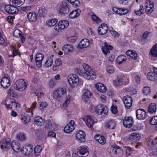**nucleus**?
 I'll list each match as a JSON object with an SVG mask.
<instances>
[{
    "label": "nucleus",
    "mask_w": 157,
    "mask_h": 157,
    "mask_svg": "<svg viewBox=\"0 0 157 157\" xmlns=\"http://www.w3.org/2000/svg\"><path fill=\"white\" fill-rule=\"evenodd\" d=\"M10 1L13 5L19 7L23 4L25 0H10Z\"/></svg>",
    "instance_id": "29"
},
{
    "label": "nucleus",
    "mask_w": 157,
    "mask_h": 157,
    "mask_svg": "<svg viewBox=\"0 0 157 157\" xmlns=\"http://www.w3.org/2000/svg\"><path fill=\"white\" fill-rule=\"evenodd\" d=\"M90 45L89 40L87 39L82 40L77 45V47L78 49H82L88 47Z\"/></svg>",
    "instance_id": "15"
},
{
    "label": "nucleus",
    "mask_w": 157,
    "mask_h": 157,
    "mask_svg": "<svg viewBox=\"0 0 157 157\" xmlns=\"http://www.w3.org/2000/svg\"><path fill=\"white\" fill-rule=\"evenodd\" d=\"M73 49V47L71 45L67 44L64 45L63 47L62 50L65 53H67L72 52Z\"/></svg>",
    "instance_id": "28"
},
{
    "label": "nucleus",
    "mask_w": 157,
    "mask_h": 157,
    "mask_svg": "<svg viewBox=\"0 0 157 157\" xmlns=\"http://www.w3.org/2000/svg\"><path fill=\"white\" fill-rule=\"evenodd\" d=\"M17 138L19 140L23 141L25 138V136L23 134L20 133L17 135Z\"/></svg>",
    "instance_id": "56"
},
{
    "label": "nucleus",
    "mask_w": 157,
    "mask_h": 157,
    "mask_svg": "<svg viewBox=\"0 0 157 157\" xmlns=\"http://www.w3.org/2000/svg\"><path fill=\"white\" fill-rule=\"evenodd\" d=\"M11 3V2L10 1V5H7L5 6V9L6 11L10 14L16 13L18 12V10L17 8L15 6L13 5Z\"/></svg>",
    "instance_id": "4"
},
{
    "label": "nucleus",
    "mask_w": 157,
    "mask_h": 157,
    "mask_svg": "<svg viewBox=\"0 0 157 157\" xmlns=\"http://www.w3.org/2000/svg\"><path fill=\"white\" fill-rule=\"evenodd\" d=\"M136 116L139 120L144 119L146 117V113L144 110L140 109L136 111Z\"/></svg>",
    "instance_id": "14"
},
{
    "label": "nucleus",
    "mask_w": 157,
    "mask_h": 157,
    "mask_svg": "<svg viewBox=\"0 0 157 157\" xmlns=\"http://www.w3.org/2000/svg\"><path fill=\"white\" fill-rule=\"evenodd\" d=\"M147 77L148 79L151 81L155 79V78L154 74L151 72H150L148 73Z\"/></svg>",
    "instance_id": "48"
},
{
    "label": "nucleus",
    "mask_w": 157,
    "mask_h": 157,
    "mask_svg": "<svg viewBox=\"0 0 157 157\" xmlns=\"http://www.w3.org/2000/svg\"><path fill=\"white\" fill-rule=\"evenodd\" d=\"M68 81L72 87L77 86L79 82L78 76L75 74L69 75L68 77Z\"/></svg>",
    "instance_id": "2"
},
{
    "label": "nucleus",
    "mask_w": 157,
    "mask_h": 157,
    "mask_svg": "<svg viewBox=\"0 0 157 157\" xmlns=\"http://www.w3.org/2000/svg\"><path fill=\"white\" fill-rule=\"evenodd\" d=\"M112 147L113 148V150L112 153H113L114 154H117V150L120 149L121 148L120 147L118 146L116 144H114Z\"/></svg>",
    "instance_id": "50"
},
{
    "label": "nucleus",
    "mask_w": 157,
    "mask_h": 157,
    "mask_svg": "<svg viewBox=\"0 0 157 157\" xmlns=\"http://www.w3.org/2000/svg\"><path fill=\"white\" fill-rule=\"evenodd\" d=\"M106 126L109 129H113L116 126V123L113 121H109L106 124Z\"/></svg>",
    "instance_id": "34"
},
{
    "label": "nucleus",
    "mask_w": 157,
    "mask_h": 157,
    "mask_svg": "<svg viewBox=\"0 0 157 157\" xmlns=\"http://www.w3.org/2000/svg\"><path fill=\"white\" fill-rule=\"evenodd\" d=\"M26 81V80L23 79L17 80L14 85V88L21 91L25 90L27 85Z\"/></svg>",
    "instance_id": "1"
},
{
    "label": "nucleus",
    "mask_w": 157,
    "mask_h": 157,
    "mask_svg": "<svg viewBox=\"0 0 157 157\" xmlns=\"http://www.w3.org/2000/svg\"><path fill=\"white\" fill-rule=\"evenodd\" d=\"M75 71L76 73L80 75H82L83 76L84 73L80 69L78 68H76L75 69Z\"/></svg>",
    "instance_id": "60"
},
{
    "label": "nucleus",
    "mask_w": 157,
    "mask_h": 157,
    "mask_svg": "<svg viewBox=\"0 0 157 157\" xmlns=\"http://www.w3.org/2000/svg\"><path fill=\"white\" fill-rule=\"evenodd\" d=\"M150 123L151 124L155 125L157 124V116L153 117L150 120Z\"/></svg>",
    "instance_id": "52"
},
{
    "label": "nucleus",
    "mask_w": 157,
    "mask_h": 157,
    "mask_svg": "<svg viewBox=\"0 0 157 157\" xmlns=\"http://www.w3.org/2000/svg\"><path fill=\"white\" fill-rule=\"evenodd\" d=\"M154 7V6L151 5L150 6H146L145 11L146 13L147 14L151 13L153 10V8Z\"/></svg>",
    "instance_id": "45"
},
{
    "label": "nucleus",
    "mask_w": 157,
    "mask_h": 157,
    "mask_svg": "<svg viewBox=\"0 0 157 157\" xmlns=\"http://www.w3.org/2000/svg\"><path fill=\"white\" fill-rule=\"evenodd\" d=\"M127 58L125 56L121 55L118 56L117 59V63L119 64H121L123 62L125 61Z\"/></svg>",
    "instance_id": "33"
},
{
    "label": "nucleus",
    "mask_w": 157,
    "mask_h": 157,
    "mask_svg": "<svg viewBox=\"0 0 157 157\" xmlns=\"http://www.w3.org/2000/svg\"><path fill=\"white\" fill-rule=\"evenodd\" d=\"M33 151V148L32 146L29 144L25 146L22 149V151L25 155H29Z\"/></svg>",
    "instance_id": "22"
},
{
    "label": "nucleus",
    "mask_w": 157,
    "mask_h": 157,
    "mask_svg": "<svg viewBox=\"0 0 157 157\" xmlns=\"http://www.w3.org/2000/svg\"><path fill=\"white\" fill-rule=\"evenodd\" d=\"M21 120L24 123L26 124L30 121V118L29 116L27 115L22 116L21 118Z\"/></svg>",
    "instance_id": "42"
},
{
    "label": "nucleus",
    "mask_w": 157,
    "mask_h": 157,
    "mask_svg": "<svg viewBox=\"0 0 157 157\" xmlns=\"http://www.w3.org/2000/svg\"><path fill=\"white\" fill-rule=\"evenodd\" d=\"M94 139L98 141L99 144L103 145L105 144L106 140L104 136L101 135H96L94 136Z\"/></svg>",
    "instance_id": "19"
},
{
    "label": "nucleus",
    "mask_w": 157,
    "mask_h": 157,
    "mask_svg": "<svg viewBox=\"0 0 157 157\" xmlns=\"http://www.w3.org/2000/svg\"><path fill=\"white\" fill-rule=\"evenodd\" d=\"M113 47L110 45H108L106 43H105L104 46L102 48V52L106 55H108L110 53L109 50L112 49Z\"/></svg>",
    "instance_id": "20"
},
{
    "label": "nucleus",
    "mask_w": 157,
    "mask_h": 157,
    "mask_svg": "<svg viewBox=\"0 0 157 157\" xmlns=\"http://www.w3.org/2000/svg\"><path fill=\"white\" fill-rule=\"evenodd\" d=\"M88 147L86 146H82L78 147L77 150L78 155L79 156L85 157L89 154Z\"/></svg>",
    "instance_id": "3"
},
{
    "label": "nucleus",
    "mask_w": 157,
    "mask_h": 157,
    "mask_svg": "<svg viewBox=\"0 0 157 157\" xmlns=\"http://www.w3.org/2000/svg\"><path fill=\"white\" fill-rule=\"evenodd\" d=\"M140 137V135L138 133H132L129 137L128 139L130 140H133L138 139Z\"/></svg>",
    "instance_id": "41"
},
{
    "label": "nucleus",
    "mask_w": 157,
    "mask_h": 157,
    "mask_svg": "<svg viewBox=\"0 0 157 157\" xmlns=\"http://www.w3.org/2000/svg\"><path fill=\"white\" fill-rule=\"evenodd\" d=\"M95 108V112L98 115L102 114L103 113L105 114L108 113V109L105 106H103L102 105H97Z\"/></svg>",
    "instance_id": "6"
},
{
    "label": "nucleus",
    "mask_w": 157,
    "mask_h": 157,
    "mask_svg": "<svg viewBox=\"0 0 157 157\" xmlns=\"http://www.w3.org/2000/svg\"><path fill=\"white\" fill-rule=\"evenodd\" d=\"M156 105L155 103H152L149 105L148 108V111L149 113H153L156 112Z\"/></svg>",
    "instance_id": "30"
},
{
    "label": "nucleus",
    "mask_w": 157,
    "mask_h": 157,
    "mask_svg": "<svg viewBox=\"0 0 157 157\" xmlns=\"http://www.w3.org/2000/svg\"><path fill=\"white\" fill-rule=\"evenodd\" d=\"M44 58V55L40 53H37L35 58V60L37 61H42Z\"/></svg>",
    "instance_id": "46"
},
{
    "label": "nucleus",
    "mask_w": 157,
    "mask_h": 157,
    "mask_svg": "<svg viewBox=\"0 0 157 157\" xmlns=\"http://www.w3.org/2000/svg\"><path fill=\"white\" fill-rule=\"evenodd\" d=\"M10 146L13 150L16 152H17L20 148L19 144L18 141H13Z\"/></svg>",
    "instance_id": "23"
},
{
    "label": "nucleus",
    "mask_w": 157,
    "mask_h": 157,
    "mask_svg": "<svg viewBox=\"0 0 157 157\" xmlns=\"http://www.w3.org/2000/svg\"><path fill=\"white\" fill-rule=\"evenodd\" d=\"M59 25L58 23V25H56L54 28L57 31H60L63 29Z\"/></svg>",
    "instance_id": "62"
},
{
    "label": "nucleus",
    "mask_w": 157,
    "mask_h": 157,
    "mask_svg": "<svg viewBox=\"0 0 157 157\" xmlns=\"http://www.w3.org/2000/svg\"><path fill=\"white\" fill-rule=\"evenodd\" d=\"M123 102L126 109H128L132 105V98L128 95L125 96L123 98Z\"/></svg>",
    "instance_id": "7"
},
{
    "label": "nucleus",
    "mask_w": 157,
    "mask_h": 157,
    "mask_svg": "<svg viewBox=\"0 0 157 157\" xmlns=\"http://www.w3.org/2000/svg\"><path fill=\"white\" fill-rule=\"evenodd\" d=\"M124 125L126 127L130 128L132 126L133 121L131 117H125L123 121Z\"/></svg>",
    "instance_id": "11"
},
{
    "label": "nucleus",
    "mask_w": 157,
    "mask_h": 157,
    "mask_svg": "<svg viewBox=\"0 0 157 157\" xmlns=\"http://www.w3.org/2000/svg\"><path fill=\"white\" fill-rule=\"evenodd\" d=\"M108 30L107 25L105 24H102L99 26L98 31L99 34L103 35L107 33Z\"/></svg>",
    "instance_id": "13"
},
{
    "label": "nucleus",
    "mask_w": 157,
    "mask_h": 157,
    "mask_svg": "<svg viewBox=\"0 0 157 157\" xmlns=\"http://www.w3.org/2000/svg\"><path fill=\"white\" fill-rule=\"evenodd\" d=\"M123 79L121 78H119L117 77V79L116 81H113V83L116 86H118L122 84L123 83Z\"/></svg>",
    "instance_id": "44"
},
{
    "label": "nucleus",
    "mask_w": 157,
    "mask_h": 157,
    "mask_svg": "<svg viewBox=\"0 0 157 157\" xmlns=\"http://www.w3.org/2000/svg\"><path fill=\"white\" fill-rule=\"evenodd\" d=\"M59 25L63 29L67 27L69 25L68 21L66 20L59 21Z\"/></svg>",
    "instance_id": "35"
},
{
    "label": "nucleus",
    "mask_w": 157,
    "mask_h": 157,
    "mask_svg": "<svg viewBox=\"0 0 157 157\" xmlns=\"http://www.w3.org/2000/svg\"><path fill=\"white\" fill-rule=\"evenodd\" d=\"M143 93L146 95L149 94L151 92L149 87L147 86L145 87L143 89Z\"/></svg>",
    "instance_id": "55"
},
{
    "label": "nucleus",
    "mask_w": 157,
    "mask_h": 157,
    "mask_svg": "<svg viewBox=\"0 0 157 157\" xmlns=\"http://www.w3.org/2000/svg\"><path fill=\"white\" fill-rule=\"evenodd\" d=\"M21 34V32L18 29L15 30L13 33V36L17 38L20 36Z\"/></svg>",
    "instance_id": "49"
},
{
    "label": "nucleus",
    "mask_w": 157,
    "mask_h": 157,
    "mask_svg": "<svg viewBox=\"0 0 157 157\" xmlns=\"http://www.w3.org/2000/svg\"><path fill=\"white\" fill-rule=\"evenodd\" d=\"M96 87L99 91L102 93H105L106 90L105 86L101 83H98L96 85Z\"/></svg>",
    "instance_id": "25"
},
{
    "label": "nucleus",
    "mask_w": 157,
    "mask_h": 157,
    "mask_svg": "<svg viewBox=\"0 0 157 157\" xmlns=\"http://www.w3.org/2000/svg\"><path fill=\"white\" fill-rule=\"evenodd\" d=\"M53 63V59L51 57H48L47 58L44 65L47 67H49L52 66Z\"/></svg>",
    "instance_id": "37"
},
{
    "label": "nucleus",
    "mask_w": 157,
    "mask_h": 157,
    "mask_svg": "<svg viewBox=\"0 0 157 157\" xmlns=\"http://www.w3.org/2000/svg\"><path fill=\"white\" fill-rule=\"evenodd\" d=\"M82 67H83V69L85 71V72H88L91 70V68L90 67V66L86 63H83L82 65Z\"/></svg>",
    "instance_id": "54"
},
{
    "label": "nucleus",
    "mask_w": 157,
    "mask_h": 157,
    "mask_svg": "<svg viewBox=\"0 0 157 157\" xmlns=\"http://www.w3.org/2000/svg\"><path fill=\"white\" fill-rule=\"evenodd\" d=\"M151 55L154 57H157V44L153 46L150 50Z\"/></svg>",
    "instance_id": "32"
},
{
    "label": "nucleus",
    "mask_w": 157,
    "mask_h": 157,
    "mask_svg": "<svg viewBox=\"0 0 157 157\" xmlns=\"http://www.w3.org/2000/svg\"><path fill=\"white\" fill-rule=\"evenodd\" d=\"M35 123L38 125H41L44 123L42 118L40 116H37L34 118Z\"/></svg>",
    "instance_id": "31"
},
{
    "label": "nucleus",
    "mask_w": 157,
    "mask_h": 157,
    "mask_svg": "<svg viewBox=\"0 0 157 157\" xmlns=\"http://www.w3.org/2000/svg\"><path fill=\"white\" fill-rule=\"evenodd\" d=\"M145 5L148 6H151V5L154 6V3L151 1L150 0H147L145 2Z\"/></svg>",
    "instance_id": "64"
},
{
    "label": "nucleus",
    "mask_w": 157,
    "mask_h": 157,
    "mask_svg": "<svg viewBox=\"0 0 157 157\" xmlns=\"http://www.w3.org/2000/svg\"><path fill=\"white\" fill-rule=\"evenodd\" d=\"M1 84L4 88L6 89L10 85V81L9 79L2 78L1 81Z\"/></svg>",
    "instance_id": "21"
},
{
    "label": "nucleus",
    "mask_w": 157,
    "mask_h": 157,
    "mask_svg": "<svg viewBox=\"0 0 157 157\" xmlns=\"http://www.w3.org/2000/svg\"><path fill=\"white\" fill-rule=\"evenodd\" d=\"M83 76L87 79L92 80L96 78V72L91 70L88 72H84Z\"/></svg>",
    "instance_id": "8"
},
{
    "label": "nucleus",
    "mask_w": 157,
    "mask_h": 157,
    "mask_svg": "<svg viewBox=\"0 0 157 157\" xmlns=\"http://www.w3.org/2000/svg\"><path fill=\"white\" fill-rule=\"evenodd\" d=\"M137 53L135 51H133V53H132L130 57L132 59H133L134 60H136L137 59Z\"/></svg>",
    "instance_id": "61"
},
{
    "label": "nucleus",
    "mask_w": 157,
    "mask_h": 157,
    "mask_svg": "<svg viewBox=\"0 0 157 157\" xmlns=\"http://www.w3.org/2000/svg\"><path fill=\"white\" fill-rule=\"evenodd\" d=\"M71 97L69 95L67 96L66 97V100L63 104V107H67L68 104H69L71 101Z\"/></svg>",
    "instance_id": "47"
},
{
    "label": "nucleus",
    "mask_w": 157,
    "mask_h": 157,
    "mask_svg": "<svg viewBox=\"0 0 157 157\" xmlns=\"http://www.w3.org/2000/svg\"><path fill=\"white\" fill-rule=\"evenodd\" d=\"M77 139L81 142H83L85 141L86 134L84 131L81 130L79 131V132L76 135Z\"/></svg>",
    "instance_id": "16"
},
{
    "label": "nucleus",
    "mask_w": 157,
    "mask_h": 157,
    "mask_svg": "<svg viewBox=\"0 0 157 157\" xmlns=\"http://www.w3.org/2000/svg\"><path fill=\"white\" fill-rule=\"evenodd\" d=\"M55 65H54L52 67V70L55 71L58 70L59 67L62 64L61 60L60 58L56 59L55 61Z\"/></svg>",
    "instance_id": "26"
},
{
    "label": "nucleus",
    "mask_w": 157,
    "mask_h": 157,
    "mask_svg": "<svg viewBox=\"0 0 157 157\" xmlns=\"http://www.w3.org/2000/svg\"><path fill=\"white\" fill-rule=\"evenodd\" d=\"M80 10L78 9L73 10L69 14V17L71 18H74L77 17L80 15Z\"/></svg>",
    "instance_id": "24"
},
{
    "label": "nucleus",
    "mask_w": 157,
    "mask_h": 157,
    "mask_svg": "<svg viewBox=\"0 0 157 157\" xmlns=\"http://www.w3.org/2000/svg\"><path fill=\"white\" fill-rule=\"evenodd\" d=\"M27 17L29 21L32 22L36 21L37 19L36 14L34 12L28 13L27 15Z\"/></svg>",
    "instance_id": "18"
},
{
    "label": "nucleus",
    "mask_w": 157,
    "mask_h": 157,
    "mask_svg": "<svg viewBox=\"0 0 157 157\" xmlns=\"http://www.w3.org/2000/svg\"><path fill=\"white\" fill-rule=\"evenodd\" d=\"M94 121L92 116H88L86 117V125L89 127L92 128L94 124Z\"/></svg>",
    "instance_id": "27"
},
{
    "label": "nucleus",
    "mask_w": 157,
    "mask_h": 157,
    "mask_svg": "<svg viewBox=\"0 0 157 157\" xmlns=\"http://www.w3.org/2000/svg\"><path fill=\"white\" fill-rule=\"evenodd\" d=\"M38 104L39 105L38 108L41 110H43L44 109L46 108L48 105L47 103L45 102H39Z\"/></svg>",
    "instance_id": "40"
},
{
    "label": "nucleus",
    "mask_w": 157,
    "mask_h": 157,
    "mask_svg": "<svg viewBox=\"0 0 157 157\" xmlns=\"http://www.w3.org/2000/svg\"><path fill=\"white\" fill-rule=\"evenodd\" d=\"M111 34L115 37H117L118 36L119 34L115 30H111L110 31Z\"/></svg>",
    "instance_id": "63"
},
{
    "label": "nucleus",
    "mask_w": 157,
    "mask_h": 157,
    "mask_svg": "<svg viewBox=\"0 0 157 157\" xmlns=\"http://www.w3.org/2000/svg\"><path fill=\"white\" fill-rule=\"evenodd\" d=\"M111 111L113 113L116 114L118 111L117 107L112 105L111 107Z\"/></svg>",
    "instance_id": "57"
},
{
    "label": "nucleus",
    "mask_w": 157,
    "mask_h": 157,
    "mask_svg": "<svg viewBox=\"0 0 157 157\" xmlns=\"http://www.w3.org/2000/svg\"><path fill=\"white\" fill-rule=\"evenodd\" d=\"M46 123L45 128L47 129H52V122L50 120H48L46 121Z\"/></svg>",
    "instance_id": "53"
},
{
    "label": "nucleus",
    "mask_w": 157,
    "mask_h": 157,
    "mask_svg": "<svg viewBox=\"0 0 157 157\" xmlns=\"http://www.w3.org/2000/svg\"><path fill=\"white\" fill-rule=\"evenodd\" d=\"M42 150V147L40 145H37L36 146L34 149L35 155L36 156L39 155Z\"/></svg>",
    "instance_id": "43"
},
{
    "label": "nucleus",
    "mask_w": 157,
    "mask_h": 157,
    "mask_svg": "<svg viewBox=\"0 0 157 157\" xmlns=\"http://www.w3.org/2000/svg\"><path fill=\"white\" fill-rule=\"evenodd\" d=\"M66 92V90L63 88H59L55 91L53 94V97L55 98H61Z\"/></svg>",
    "instance_id": "9"
},
{
    "label": "nucleus",
    "mask_w": 157,
    "mask_h": 157,
    "mask_svg": "<svg viewBox=\"0 0 157 157\" xmlns=\"http://www.w3.org/2000/svg\"><path fill=\"white\" fill-rule=\"evenodd\" d=\"M75 122L74 120H71L64 127V131L66 133H70L72 132L75 129Z\"/></svg>",
    "instance_id": "5"
},
{
    "label": "nucleus",
    "mask_w": 157,
    "mask_h": 157,
    "mask_svg": "<svg viewBox=\"0 0 157 157\" xmlns=\"http://www.w3.org/2000/svg\"><path fill=\"white\" fill-rule=\"evenodd\" d=\"M57 22L56 19H52L48 20L46 22V24L47 25L51 27L55 25Z\"/></svg>",
    "instance_id": "36"
},
{
    "label": "nucleus",
    "mask_w": 157,
    "mask_h": 157,
    "mask_svg": "<svg viewBox=\"0 0 157 157\" xmlns=\"http://www.w3.org/2000/svg\"><path fill=\"white\" fill-rule=\"evenodd\" d=\"M83 95L82 96V100L88 103L90 101V98L91 97L92 94L91 92L88 90H84L83 91Z\"/></svg>",
    "instance_id": "12"
},
{
    "label": "nucleus",
    "mask_w": 157,
    "mask_h": 157,
    "mask_svg": "<svg viewBox=\"0 0 157 157\" xmlns=\"http://www.w3.org/2000/svg\"><path fill=\"white\" fill-rule=\"evenodd\" d=\"M91 14V17L93 21H95L98 23L101 22V20L100 18L97 16L94 13H92Z\"/></svg>",
    "instance_id": "39"
},
{
    "label": "nucleus",
    "mask_w": 157,
    "mask_h": 157,
    "mask_svg": "<svg viewBox=\"0 0 157 157\" xmlns=\"http://www.w3.org/2000/svg\"><path fill=\"white\" fill-rule=\"evenodd\" d=\"M38 13L40 17H44L46 14L47 11L44 7H42L39 8Z\"/></svg>",
    "instance_id": "38"
},
{
    "label": "nucleus",
    "mask_w": 157,
    "mask_h": 157,
    "mask_svg": "<svg viewBox=\"0 0 157 157\" xmlns=\"http://www.w3.org/2000/svg\"><path fill=\"white\" fill-rule=\"evenodd\" d=\"M69 11V7L67 2H63L60 7L59 13L61 14H67Z\"/></svg>",
    "instance_id": "10"
},
{
    "label": "nucleus",
    "mask_w": 157,
    "mask_h": 157,
    "mask_svg": "<svg viewBox=\"0 0 157 157\" xmlns=\"http://www.w3.org/2000/svg\"><path fill=\"white\" fill-rule=\"evenodd\" d=\"M150 33L148 31H146L145 32L143 33L142 38L143 40H146L148 37Z\"/></svg>",
    "instance_id": "58"
},
{
    "label": "nucleus",
    "mask_w": 157,
    "mask_h": 157,
    "mask_svg": "<svg viewBox=\"0 0 157 157\" xmlns=\"http://www.w3.org/2000/svg\"><path fill=\"white\" fill-rule=\"evenodd\" d=\"M1 148L8 149L11 147L10 140L9 138H6L5 140H2L0 143Z\"/></svg>",
    "instance_id": "17"
},
{
    "label": "nucleus",
    "mask_w": 157,
    "mask_h": 157,
    "mask_svg": "<svg viewBox=\"0 0 157 157\" xmlns=\"http://www.w3.org/2000/svg\"><path fill=\"white\" fill-rule=\"evenodd\" d=\"M106 71L109 74L113 73L114 71V69L113 66H109L106 67Z\"/></svg>",
    "instance_id": "51"
},
{
    "label": "nucleus",
    "mask_w": 157,
    "mask_h": 157,
    "mask_svg": "<svg viewBox=\"0 0 157 157\" xmlns=\"http://www.w3.org/2000/svg\"><path fill=\"white\" fill-rule=\"evenodd\" d=\"M147 144L150 147L153 146V140L150 138H148L147 140Z\"/></svg>",
    "instance_id": "59"
}]
</instances>
